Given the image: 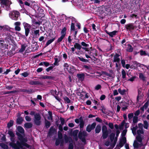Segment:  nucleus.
Segmentation results:
<instances>
[{"instance_id": "23", "label": "nucleus", "mask_w": 149, "mask_h": 149, "mask_svg": "<svg viewBox=\"0 0 149 149\" xmlns=\"http://www.w3.org/2000/svg\"><path fill=\"white\" fill-rule=\"evenodd\" d=\"M27 45L26 44H22L21 45V48L19 50V52L20 53L23 52L25 49L27 47Z\"/></svg>"}, {"instance_id": "38", "label": "nucleus", "mask_w": 149, "mask_h": 149, "mask_svg": "<svg viewBox=\"0 0 149 149\" xmlns=\"http://www.w3.org/2000/svg\"><path fill=\"white\" fill-rule=\"evenodd\" d=\"M75 30H76V29L74 23L72 22L71 25L70 29V32H71V31H74Z\"/></svg>"}, {"instance_id": "49", "label": "nucleus", "mask_w": 149, "mask_h": 149, "mask_svg": "<svg viewBox=\"0 0 149 149\" xmlns=\"http://www.w3.org/2000/svg\"><path fill=\"white\" fill-rule=\"evenodd\" d=\"M5 41L3 38H0V47H2L4 45Z\"/></svg>"}, {"instance_id": "15", "label": "nucleus", "mask_w": 149, "mask_h": 149, "mask_svg": "<svg viewBox=\"0 0 149 149\" xmlns=\"http://www.w3.org/2000/svg\"><path fill=\"white\" fill-rule=\"evenodd\" d=\"M29 84L31 85H42V83L39 81H31L29 82Z\"/></svg>"}, {"instance_id": "54", "label": "nucleus", "mask_w": 149, "mask_h": 149, "mask_svg": "<svg viewBox=\"0 0 149 149\" xmlns=\"http://www.w3.org/2000/svg\"><path fill=\"white\" fill-rule=\"evenodd\" d=\"M27 142L26 141H23V143H22V146H24L26 147L27 148H29L30 147V145L27 143H26V142Z\"/></svg>"}, {"instance_id": "41", "label": "nucleus", "mask_w": 149, "mask_h": 149, "mask_svg": "<svg viewBox=\"0 0 149 149\" xmlns=\"http://www.w3.org/2000/svg\"><path fill=\"white\" fill-rule=\"evenodd\" d=\"M118 91L121 95H123L125 94V93L126 92V90L125 89H124L122 90L120 88H119L118 89Z\"/></svg>"}, {"instance_id": "28", "label": "nucleus", "mask_w": 149, "mask_h": 149, "mask_svg": "<svg viewBox=\"0 0 149 149\" xmlns=\"http://www.w3.org/2000/svg\"><path fill=\"white\" fill-rule=\"evenodd\" d=\"M101 127L100 125H97L95 130V133H99L101 131Z\"/></svg>"}, {"instance_id": "8", "label": "nucleus", "mask_w": 149, "mask_h": 149, "mask_svg": "<svg viewBox=\"0 0 149 149\" xmlns=\"http://www.w3.org/2000/svg\"><path fill=\"white\" fill-rule=\"evenodd\" d=\"M120 133V131L119 130H116V136H115L114 139L113 140V143L111 144V146L112 148H113L115 146L118 139V137L119 134Z\"/></svg>"}, {"instance_id": "52", "label": "nucleus", "mask_w": 149, "mask_h": 149, "mask_svg": "<svg viewBox=\"0 0 149 149\" xmlns=\"http://www.w3.org/2000/svg\"><path fill=\"white\" fill-rule=\"evenodd\" d=\"M37 10L38 11L39 14H41L43 13L44 10L40 7H38Z\"/></svg>"}, {"instance_id": "5", "label": "nucleus", "mask_w": 149, "mask_h": 149, "mask_svg": "<svg viewBox=\"0 0 149 149\" xmlns=\"http://www.w3.org/2000/svg\"><path fill=\"white\" fill-rule=\"evenodd\" d=\"M23 25L25 29V35L26 37H27L30 32V29L31 28V26L30 24L26 22L23 23Z\"/></svg>"}, {"instance_id": "24", "label": "nucleus", "mask_w": 149, "mask_h": 149, "mask_svg": "<svg viewBox=\"0 0 149 149\" xmlns=\"http://www.w3.org/2000/svg\"><path fill=\"white\" fill-rule=\"evenodd\" d=\"M67 30V26H65L63 27L62 29L61 32V34L63 36H65Z\"/></svg>"}, {"instance_id": "27", "label": "nucleus", "mask_w": 149, "mask_h": 149, "mask_svg": "<svg viewBox=\"0 0 149 149\" xmlns=\"http://www.w3.org/2000/svg\"><path fill=\"white\" fill-rule=\"evenodd\" d=\"M8 134H9L10 136L11 137V141H13L12 139L13 138H14L15 136V134L13 133V131L11 130H9L8 131Z\"/></svg>"}, {"instance_id": "36", "label": "nucleus", "mask_w": 149, "mask_h": 149, "mask_svg": "<svg viewBox=\"0 0 149 149\" xmlns=\"http://www.w3.org/2000/svg\"><path fill=\"white\" fill-rule=\"evenodd\" d=\"M14 123V121L10 120L7 124V127L8 128H10L12 126Z\"/></svg>"}, {"instance_id": "12", "label": "nucleus", "mask_w": 149, "mask_h": 149, "mask_svg": "<svg viewBox=\"0 0 149 149\" xmlns=\"http://www.w3.org/2000/svg\"><path fill=\"white\" fill-rule=\"evenodd\" d=\"M16 134L18 136V139L19 140H20V141H22V142H27L28 140L27 138H24V136L19 133L17 132L16 133Z\"/></svg>"}, {"instance_id": "60", "label": "nucleus", "mask_w": 149, "mask_h": 149, "mask_svg": "<svg viewBox=\"0 0 149 149\" xmlns=\"http://www.w3.org/2000/svg\"><path fill=\"white\" fill-rule=\"evenodd\" d=\"M78 132L79 130H76L73 131L72 133V134L73 136H77Z\"/></svg>"}, {"instance_id": "46", "label": "nucleus", "mask_w": 149, "mask_h": 149, "mask_svg": "<svg viewBox=\"0 0 149 149\" xmlns=\"http://www.w3.org/2000/svg\"><path fill=\"white\" fill-rule=\"evenodd\" d=\"M121 106H128L129 104L125 102V101H122L120 103Z\"/></svg>"}, {"instance_id": "44", "label": "nucleus", "mask_w": 149, "mask_h": 149, "mask_svg": "<svg viewBox=\"0 0 149 149\" xmlns=\"http://www.w3.org/2000/svg\"><path fill=\"white\" fill-rule=\"evenodd\" d=\"M58 139H63V135L62 133L60 131H58Z\"/></svg>"}, {"instance_id": "13", "label": "nucleus", "mask_w": 149, "mask_h": 149, "mask_svg": "<svg viewBox=\"0 0 149 149\" xmlns=\"http://www.w3.org/2000/svg\"><path fill=\"white\" fill-rule=\"evenodd\" d=\"M64 139L65 142L66 143L68 142H73V140L72 138L70 136H68L67 135L65 134L64 136Z\"/></svg>"}, {"instance_id": "57", "label": "nucleus", "mask_w": 149, "mask_h": 149, "mask_svg": "<svg viewBox=\"0 0 149 149\" xmlns=\"http://www.w3.org/2000/svg\"><path fill=\"white\" fill-rule=\"evenodd\" d=\"M55 37L53 38L52 39H50L48 40L47 41V43L49 45L51 43H52V42H53L54 40H55Z\"/></svg>"}, {"instance_id": "21", "label": "nucleus", "mask_w": 149, "mask_h": 149, "mask_svg": "<svg viewBox=\"0 0 149 149\" xmlns=\"http://www.w3.org/2000/svg\"><path fill=\"white\" fill-rule=\"evenodd\" d=\"M109 132H102V138L103 139H106L108 136Z\"/></svg>"}, {"instance_id": "39", "label": "nucleus", "mask_w": 149, "mask_h": 149, "mask_svg": "<svg viewBox=\"0 0 149 149\" xmlns=\"http://www.w3.org/2000/svg\"><path fill=\"white\" fill-rule=\"evenodd\" d=\"M138 128V127L136 125L135 127H133L132 128V132L134 135L136 134V130Z\"/></svg>"}, {"instance_id": "7", "label": "nucleus", "mask_w": 149, "mask_h": 149, "mask_svg": "<svg viewBox=\"0 0 149 149\" xmlns=\"http://www.w3.org/2000/svg\"><path fill=\"white\" fill-rule=\"evenodd\" d=\"M120 55L116 53L113 57V62H116V65H120V58L119 57Z\"/></svg>"}, {"instance_id": "64", "label": "nucleus", "mask_w": 149, "mask_h": 149, "mask_svg": "<svg viewBox=\"0 0 149 149\" xmlns=\"http://www.w3.org/2000/svg\"><path fill=\"white\" fill-rule=\"evenodd\" d=\"M81 46H82L84 47H88L89 46V45L88 44H86L84 42H82L81 43Z\"/></svg>"}, {"instance_id": "40", "label": "nucleus", "mask_w": 149, "mask_h": 149, "mask_svg": "<svg viewBox=\"0 0 149 149\" xmlns=\"http://www.w3.org/2000/svg\"><path fill=\"white\" fill-rule=\"evenodd\" d=\"M118 32L117 31H114L111 32H110L109 33V35L111 37H112L116 35V33Z\"/></svg>"}, {"instance_id": "19", "label": "nucleus", "mask_w": 149, "mask_h": 149, "mask_svg": "<svg viewBox=\"0 0 149 149\" xmlns=\"http://www.w3.org/2000/svg\"><path fill=\"white\" fill-rule=\"evenodd\" d=\"M54 77L51 76H48L47 75H44L40 78V79H49L54 80Z\"/></svg>"}, {"instance_id": "56", "label": "nucleus", "mask_w": 149, "mask_h": 149, "mask_svg": "<svg viewBox=\"0 0 149 149\" xmlns=\"http://www.w3.org/2000/svg\"><path fill=\"white\" fill-rule=\"evenodd\" d=\"M21 74L24 77H25L29 76V74L27 72H25L21 73Z\"/></svg>"}, {"instance_id": "22", "label": "nucleus", "mask_w": 149, "mask_h": 149, "mask_svg": "<svg viewBox=\"0 0 149 149\" xmlns=\"http://www.w3.org/2000/svg\"><path fill=\"white\" fill-rule=\"evenodd\" d=\"M74 47L75 49L80 50L82 48L81 45L78 43H75L74 44Z\"/></svg>"}, {"instance_id": "2", "label": "nucleus", "mask_w": 149, "mask_h": 149, "mask_svg": "<svg viewBox=\"0 0 149 149\" xmlns=\"http://www.w3.org/2000/svg\"><path fill=\"white\" fill-rule=\"evenodd\" d=\"M0 2L1 6L2 7H4V6H2V5H4L6 8L7 10H9L10 9V5L12 4V2L9 0H0Z\"/></svg>"}, {"instance_id": "32", "label": "nucleus", "mask_w": 149, "mask_h": 149, "mask_svg": "<svg viewBox=\"0 0 149 149\" xmlns=\"http://www.w3.org/2000/svg\"><path fill=\"white\" fill-rule=\"evenodd\" d=\"M45 125L46 128H49L51 124L50 122L46 119H45Z\"/></svg>"}, {"instance_id": "20", "label": "nucleus", "mask_w": 149, "mask_h": 149, "mask_svg": "<svg viewBox=\"0 0 149 149\" xmlns=\"http://www.w3.org/2000/svg\"><path fill=\"white\" fill-rule=\"evenodd\" d=\"M55 132H56V130L54 128L53 126H52L49 129L48 134L50 135L54 134Z\"/></svg>"}, {"instance_id": "61", "label": "nucleus", "mask_w": 149, "mask_h": 149, "mask_svg": "<svg viewBox=\"0 0 149 149\" xmlns=\"http://www.w3.org/2000/svg\"><path fill=\"white\" fill-rule=\"evenodd\" d=\"M133 113H130L128 115V118L129 120H131V119L133 117Z\"/></svg>"}, {"instance_id": "4", "label": "nucleus", "mask_w": 149, "mask_h": 149, "mask_svg": "<svg viewBox=\"0 0 149 149\" xmlns=\"http://www.w3.org/2000/svg\"><path fill=\"white\" fill-rule=\"evenodd\" d=\"M41 116L39 113H36L34 115V123L37 126L40 125L41 123Z\"/></svg>"}, {"instance_id": "35", "label": "nucleus", "mask_w": 149, "mask_h": 149, "mask_svg": "<svg viewBox=\"0 0 149 149\" xmlns=\"http://www.w3.org/2000/svg\"><path fill=\"white\" fill-rule=\"evenodd\" d=\"M143 127L144 128L146 129H148L149 125L148 122L145 120L143 121Z\"/></svg>"}, {"instance_id": "33", "label": "nucleus", "mask_w": 149, "mask_h": 149, "mask_svg": "<svg viewBox=\"0 0 149 149\" xmlns=\"http://www.w3.org/2000/svg\"><path fill=\"white\" fill-rule=\"evenodd\" d=\"M139 78L140 79L142 80L143 81H146V77L142 73H139Z\"/></svg>"}, {"instance_id": "62", "label": "nucleus", "mask_w": 149, "mask_h": 149, "mask_svg": "<svg viewBox=\"0 0 149 149\" xmlns=\"http://www.w3.org/2000/svg\"><path fill=\"white\" fill-rule=\"evenodd\" d=\"M64 100L67 103L69 104L70 103V99L67 97H65L64 98Z\"/></svg>"}, {"instance_id": "29", "label": "nucleus", "mask_w": 149, "mask_h": 149, "mask_svg": "<svg viewBox=\"0 0 149 149\" xmlns=\"http://www.w3.org/2000/svg\"><path fill=\"white\" fill-rule=\"evenodd\" d=\"M115 135V133L113 132L111 133L110 134L109 138L111 142H112L113 141V140L114 139Z\"/></svg>"}, {"instance_id": "26", "label": "nucleus", "mask_w": 149, "mask_h": 149, "mask_svg": "<svg viewBox=\"0 0 149 149\" xmlns=\"http://www.w3.org/2000/svg\"><path fill=\"white\" fill-rule=\"evenodd\" d=\"M141 144H139L136 141H134L133 143V146L134 148H137L139 146H141Z\"/></svg>"}, {"instance_id": "31", "label": "nucleus", "mask_w": 149, "mask_h": 149, "mask_svg": "<svg viewBox=\"0 0 149 149\" xmlns=\"http://www.w3.org/2000/svg\"><path fill=\"white\" fill-rule=\"evenodd\" d=\"M21 91L23 92H26L27 93H33L34 91L32 89H22Z\"/></svg>"}, {"instance_id": "37", "label": "nucleus", "mask_w": 149, "mask_h": 149, "mask_svg": "<svg viewBox=\"0 0 149 149\" xmlns=\"http://www.w3.org/2000/svg\"><path fill=\"white\" fill-rule=\"evenodd\" d=\"M136 140L137 141L142 143L143 139L141 137V136L137 135L136 137Z\"/></svg>"}, {"instance_id": "59", "label": "nucleus", "mask_w": 149, "mask_h": 149, "mask_svg": "<svg viewBox=\"0 0 149 149\" xmlns=\"http://www.w3.org/2000/svg\"><path fill=\"white\" fill-rule=\"evenodd\" d=\"M55 66H50L48 68H47L46 69V70L47 72H49L50 70H52L53 68Z\"/></svg>"}, {"instance_id": "14", "label": "nucleus", "mask_w": 149, "mask_h": 149, "mask_svg": "<svg viewBox=\"0 0 149 149\" xmlns=\"http://www.w3.org/2000/svg\"><path fill=\"white\" fill-rule=\"evenodd\" d=\"M83 134L82 132L81 131L79 132L78 134V137L83 142L86 143V140L85 139L84 137H83Z\"/></svg>"}, {"instance_id": "45", "label": "nucleus", "mask_w": 149, "mask_h": 149, "mask_svg": "<svg viewBox=\"0 0 149 149\" xmlns=\"http://www.w3.org/2000/svg\"><path fill=\"white\" fill-rule=\"evenodd\" d=\"M138 121V117L137 116H134L133 120V123L134 124L136 123Z\"/></svg>"}, {"instance_id": "63", "label": "nucleus", "mask_w": 149, "mask_h": 149, "mask_svg": "<svg viewBox=\"0 0 149 149\" xmlns=\"http://www.w3.org/2000/svg\"><path fill=\"white\" fill-rule=\"evenodd\" d=\"M122 77L123 79H125L126 77V72L124 70H123L122 71Z\"/></svg>"}, {"instance_id": "42", "label": "nucleus", "mask_w": 149, "mask_h": 149, "mask_svg": "<svg viewBox=\"0 0 149 149\" xmlns=\"http://www.w3.org/2000/svg\"><path fill=\"white\" fill-rule=\"evenodd\" d=\"M16 34L18 36V37L19 38H22L24 39L25 38V35H22L20 33L18 32H16Z\"/></svg>"}, {"instance_id": "48", "label": "nucleus", "mask_w": 149, "mask_h": 149, "mask_svg": "<svg viewBox=\"0 0 149 149\" xmlns=\"http://www.w3.org/2000/svg\"><path fill=\"white\" fill-rule=\"evenodd\" d=\"M65 37V36L61 35V37L58 39L57 40V43H60L64 39Z\"/></svg>"}, {"instance_id": "9", "label": "nucleus", "mask_w": 149, "mask_h": 149, "mask_svg": "<svg viewBox=\"0 0 149 149\" xmlns=\"http://www.w3.org/2000/svg\"><path fill=\"white\" fill-rule=\"evenodd\" d=\"M96 123L95 122L93 123L91 125H88L86 128V130L88 132H90L91 130H93L95 127Z\"/></svg>"}, {"instance_id": "25", "label": "nucleus", "mask_w": 149, "mask_h": 149, "mask_svg": "<svg viewBox=\"0 0 149 149\" xmlns=\"http://www.w3.org/2000/svg\"><path fill=\"white\" fill-rule=\"evenodd\" d=\"M3 32H5L6 31H10V29H11L9 26L8 25H5L3 26Z\"/></svg>"}, {"instance_id": "11", "label": "nucleus", "mask_w": 149, "mask_h": 149, "mask_svg": "<svg viewBox=\"0 0 149 149\" xmlns=\"http://www.w3.org/2000/svg\"><path fill=\"white\" fill-rule=\"evenodd\" d=\"M125 27L126 30L129 31H131L134 29V26L133 23H129L125 25Z\"/></svg>"}, {"instance_id": "10", "label": "nucleus", "mask_w": 149, "mask_h": 149, "mask_svg": "<svg viewBox=\"0 0 149 149\" xmlns=\"http://www.w3.org/2000/svg\"><path fill=\"white\" fill-rule=\"evenodd\" d=\"M66 68V69H67L68 72L70 73H73L75 70V68L73 66H64Z\"/></svg>"}, {"instance_id": "6", "label": "nucleus", "mask_w": 149, "mask_h": 149, "mask_svg": "<svg viewBox=\"0 0 149 149\" xmlns=\"http://www.w3.org/2000/svg\"><path fill=\"white\" fill-rule=\"evenodd\" d=\"M127 142L126 138L125 137H122L120 140L119 143L117 145V146L118 148L119 147L121 148Z\"/></svg>"}, {"instance_id": "3", "label": "nucleus", "mask_w": 149, "mask_h": 149, "mask_svg": "<svg viewBox=\"0 0 149 149\" xmlns=\"http://www.w3.org/2000/svg\"><path fill=\"white\" fill-rule=\"evenodd\" d=\"M20 15V13L17 11L13 10L11 11L9 14L10 17L12 19L17 20L18 18Z\"/></svg>"}, {"instance_id": "17", "label": "nucleus", "mask_w": 149, "mask_h": 149, "mask_svg": "<svg viewBox=\"0 0 149 149\" xmlns=\"http://www.w3.org/2000/svg\"><path fill=\"white\" fill-rule=\"evenodd\" d=\"M24 119L23 118L20 116V115H19V116L16 120V123L18 125H21Z\"/></svg>"}, {"instance_id": "53", "label": "nucleus", "mask_w": 149, "mask_h": 149, "mask_svg": "<svg viewBox=\"0 0 149 149\" xmlns=\"http://www.w3.org/2000/svg\"><path fill=\"white\" fill-rule=\"evenodd\" d=\"M102 132H108V131L107 130V126L106 125H104L102 126Z\"/></svg>"}, {"instance_id": "16", "label": "nucleus", "mask_w": 149, "mask_h": 149, "mask_svg": "<svg viewBox=\"0 0 149 149\" xmlns=\"http://www.w3.org/2000/svg\"><path fill=\"white\" fill-rule=\"evenodd\" d=\"M77 77L79 80L82 81L84 80L85 75L83 73L77 74Z\"/></svg>"}, {"instance_id": "47", "label": "nucleus", "mask_w": 149, "mask_h": 149, "mask_svg": "<svg viewBox=\"0 0 149 149\" xmlns=\"http://www.w3.org/2000/svg\"><path fill=\"white\" fill-rule=\"evenodd\" d=\"M15 54V53L13 52V51L10 50L7 52V54L10 56H12L13 55Z\"/></svg>"}, {"instance_id": "58", "label": "nucleus", "mask_w": 149, "mask_h": 149, "mask_svg": "<svg viewBox=\"0 0 149 149\" xmlns=\"http://www.w3.org/2000/svg\"><path fill=\"white\" fill-rule=\"evenodd\" d=\"M140 54L141 56L144 55L146 56L147 55V54L145 51H144L142 50H141L140 51Z\"/></svg>"}, {"instance_id": "18", "label": "nucleus", "mask_w": 149, "mask_h": 149, "mask_svg": "<svg viewBox=\"0 0 149 149\" xmlns=\"http://www.w3.org/2000/svg\"><path fill=\"white\" fill-rule=\"evenodd\" d=\"M17 129L19 132L24 135V130L22 127L21 126H18L17 127Z\"/></svg>"}, {"instance_id": "43", "label": "nucleus", "mask_w": 149, "mask_h": 149, "mask_svg": "<svg viewBox=\"0 0 149 149\" xmlns=\"http://www.w3.org/2000/svg\"><path fill=\"white\" fill-rule=\"evenodd\" d=\"M38 65H50V64L47 61H43L41 62Z\"/></svg>"}, {"instance_id": "1", "label": "nucleus", "mask_w": 149, "mask_h": 149, "mask_svg": "<svg viewBox=\"0 0 149 149\" xmlns=\"http://www.w3.org/2000/svg\"><path fill=\"white\" fill-rule=\"evenodd\" d=\"M22 143H23L22 141L20 142L17 141H16V143L13 142L10 143L9 145L14 149H19L23 148Z\"/></svg>"}, {"instance_id": "50", "label": "nucleus", "mask_w": 149, "mask_h": 149, "mask_svg": "<svg viewBox=\"0 0 149 149\" xmlns=\"http://www.w3.org/2000/svg\"><path fill=\"white\" fill-rule=\"evenodd\" d=\"M144 131L143 130H139L137 131V135L141 136V134H144Z\"/></svg>"}, {"instance_id": "51", "label": "nucleus", "mask_w": 149, "mask_h": 149, "mask_svg": "<svg viewBox=\"0 0 149 149\" xmlns=\"http://www.w3.org/2000/svg\"><path fill=\"white\" fill-rule=\"evenodd\" d=\"M133 50V48L132 46L130 45H129V47H128L127 50V51L132 52Z\"/></svg>"}, {"instance_id": "30", "label": "nucleus", "mask_w": 149, "mask_h": 149, "mask_svg": "<svg viewBox=\"0 0 149 149\" xmlns=\"http://www.w3.org/2000/svg\"><path fill=\"white\" fill-rule=\"evenodd\" d=\"M33 125L31 123H26L24 124V127L27 128H30L32 127Z\"/></svg>"}, {"instance_id": "55", "label": "nucleus", "mask_w": 149, "mask_h": 149, "mask_svg": "<svg viewBox=\"0 0 149 149\" xmlns=\"http://www.w3.org/2000/svg\"><path fill=\"white\" fill-rule=\"evenodd\" d=\"M73 148L74 146L73 142H70L69 144L68 149H73Z\"/></svg>"}, {"instance_id": "34", "label": "nucleus", "mask_w": 149, "mask_h": 149, "mask_svg": "<svg viewBox=\"0 0 149 149\" xmlns=\"http://www.w3.org/2000/svg\"><path fill=\"white\" fill-rule=\"evenodd\" d=\"M0 146L4 149H8V146L3 143H0Z\"/></svg>"}]
</instances>
